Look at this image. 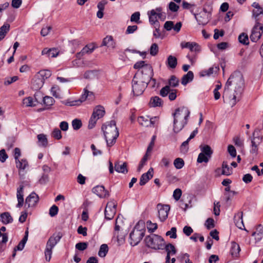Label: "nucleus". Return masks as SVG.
Segmentation results:
<instances>
[{
  "label": "nucleus",
  "instance_id": "obj_1",
  "mask_svg": "<svg viewBox=\"0 0 263 263\" xmlns=\"http://www.w3.org/2000/svg\"><path fill=\"white\" fill-rule=\"evenodd\" d=\"M243 88L244 80L242 74L239 71H235L226 83L222 97L232 100L233 105H235L240 100Z\"/></svg>",
  "mask_w": 263,
  "mask_h": 263
},
{
  "label": "nucleus",
  "instance_id": "obj_2",
  "mask_svg": "<svg viewBox=\"0 0 263 263\" xmlns=\"http://www.w3.org/2000/svg\"><path fill=\"white\" fill-rule=\"evenodd\" d=\"M104 137L108 146H112L116 142L119 133L116 126V121L111 120L104 124L102 126Z\"/></svg>",
  "mask_w": 263,
  "mask_h": 263
},
{
  "label": "nucleus",
  "instance_id": "obj_3",
  "mask_svg": "<svg viewBox=\"0 0 263 263\" xmlns=\"http://www.w3.org/2000/svg\"><path fill=\"white\" fill-rule=\"evenodd\" d=\"M62 237V233L59 232L58 233H53L48 239L46 243V248L44 252L45 258L47 261H50L52 253V249L60 241Z\"/></svg>",
  "mask_w": 263,
  "mask_h": 263
},
{
  "label": "nucleus",
  "instance_id": "obj_4",
  "mask_svg": "<svg viewBox=\"0 0 263 263\" xmlns=\"http://www.w3.org/2000/svg\"><path fill=\"white\" fill-rule=\"evenodd\" d=\"M146 246L155 250L163 249L165 246L163 238L158 235L151 234L146 236L144 239Z\"/></svg>",
  "mask_w": 263,
  "mask_h": 263
},
{
  "label": "nucleus",
  "instance_id": "obj_5",
  "mask_svg": "<svg viewBox=\"0 0 263 263\" xmlns=\"http://www.w3.org/2000/svg\"><path fill=\"white\" fill-rule=\"evenodd\" d=\"M138 73H136L132 81L133 92L135 96H139L142 95L148 85V82L145 81V79H139L138 81Z\"/></svg>",
  "mask_w": 263,
  "mask_h": 263
},
{
  "label": "nucleus",
  "instance_id": "obj_6",
  "mask_svg": "<svg viewBox=\"0 0 263 263\" xmlns=\"http://www.w3.org/2000/svg\"><path fill=\"white\" fill-rule=\"evenodd\" d=\"M249 139L251 140L250 153L256 156L258 154V147L262 142L263 137L259 135L257 130H255Z\"/></svg>",
  "mask_w": 263,
  "mask_h": 263
},
{
  "label": "nucleus",
  "instance_id": "obj_7",
  "mask_svg": "<svg viewBox=\"0 0 263 263\" xmlns=\"http://www.w3.org/2000/svg\"><path fill=\"white\" fill-rule=\"evenodd\" d=\"M190 112L187 108L185 107H181L176 109L175 112L173 114L174 120L176 121H181L186 120L188 121Z\"/></svg>",
  "mask_w": 263,
  "mask_h": 263
},
{
  "label": "nucleus",
  "instance_id": "obj_8",
  "mask_svg": "<svg viewBox=\"0 0 263 263\" xmlns=\"http://www.w3.org/2000/svg\"><path fill=\"white\" fill-rule=\"evenodd\" d=\"M262 24L259 22L255 23L250 36V38L252 42H256L260 38L262 33Z\"/></svg>",
  "mask_w": 263,
  "mask_h": 263
},
{
  "label": "nucleus",
  "instance_id": "obj_9",
  "mask_svg": "<svg viewBox=\"0 0 263 263\" xmlns=\"http://www.w3.org/2000/svg\"><path fill=\"white\" fill-rule=\"evenodd\" d=\"M117 203L114 201H110L107 203L104 214L107 220L112 219L116 213Z\"/></svg>",
  "mask_w": 263,
  "mask_h": 263
},
{
  "label": "nucleus",
  "instance_id": "obj_10",
  "mask_svg": "<svg viewBox=\"0 0 263 263\" xmlns=\"http://www.w3.org/2000/svg\"><path fill=\"white\" fill-rule=\"evenodd\" d=\"M158 212V217L161 221H164L168 217V213L170 210V206L168 204L159 203L157 205Z\"/></svg>",
  "mask_w": 263,
  "mask_h": 263
},
{
  "label": "nucleus",
  "instance_id": "obj_11",
  "mask_svg": "<svg viewBox=\"0 0 263 263\" xmlns=\"http://www.w3.org/2000/svg\"><path fill=\"white\" fill-rule=\"evenodd\" d=\"M144 236V232L142 230H134L132 231L129 234L131 245L134 246L137 245L142 240Z\"/></svg>",
  "mask_w": 263,
  "mask_h": 263
},
{
  "label": "nucleus",
  "instance_id": "obj_12",
  "mask_svg": "<svg viewBox=\"0 0 263 263\" xmlns=\"http://www.w3.org/2000/svg\"><path fill=\"white\" fill-rule=\"evenodd\" d=\"M141 76V78L139 79H145V81L148 82L149 79H151V78L153 77V69L152 66L150 64H146L145 66V67L142 69L140 71V73H137Z\"/></svg>",
  "mask_w": 263,
  "mask_h": 263
},
{
  "label": "nucleus",
  "instance_id": "obj_13",
  "mask_svg": "<svg viewBox=\"0 0 263 263\" xmlns=\"http://www.w3.org/2000/svg\"><path fill=\"white\" fill-rule=\"evenodd\" d=\"M16 167L18 169L19 175H24L26 172V169L28 168V162L26 159L23 158L18 159V161H15Z\"/></svg>",
  "mask_w": 263,
  "mask_h": 263
},
{
  "label": "nucleus",
  "instance_id": "obj_14",
  "mask_svg": "<svg viewBox=\"0 0 263 263\" xmlns=\"http://www.w3.org/2000/svg\"><path fill=\"white\" fill-rule=\"evenodd\" d=\"M92 192L100 198H106L109 195V192L103 185H97L92 188Z\"/></svg>",
  "mask_w": 263,
  "mask_h": 263
},
{
  "label": "nucleus",
  "instance_id": "obj_15",
  "mask_svg": "<svg viewBox=\"0 0 263 263\" xmlns=\"http://www.w3.org/2000/svg\"><path fill=\"white\" fill-rule=\"evenodd\" d=\"M180 46L182 48H189L191 51L199 52L201 50L200 46L195 42H182Z\"/></svg>",
  "mask_w": 263,
  "mask_h": 263
},
{
  "label": "nucleus",
  "instance_id": "obj_16",
  "mask_svg": "<svg viewBox=\"0 0 263 263\" xmlns=\"http://www.w3.org/2000/svg\"><path fill=\"white\" fill-rule=\"evenodd\" d=\"M96 48L95 46L92 44H88L86 45L79 52H78L76 56L77 59H80L85 54L91 53Z\"/></svg>",
  "mask_w": 263,
  "mask_h": 263
},
{
  "label": "nucleus",
  "instance_id": "obj_17",
  "mask_svg": "<svg viewBox=\"0 0 263 263\" xmlns=\"http://www.w3.org/2000/svg\"><path fill=\"white\" fill-rule=\"evenodd\" d=\"M39 201V197L34 192L31 193L26 199L25 205L28 207L34 206Z\"/></svg>",
  "mask_w": 263,
  "mask_h": 263
},
{
  "label": "nucleus",
  "instance_id": "obj_18",
  "mask_svg": "<svg viewBox=\"0 0 263 263\" xmlns=\"http://www.w3.org/2000/svg\"><path fill=\"white\" fill-rule=\"evenodd\" d=\"M153 168H150L148 172L142 175L140 179L139 184L141 186L145 185L152 177Z\"/></svg>",
  "mask_w": 263,
  "mask_h": 263
},
{
  "label": "nucleus",
  "instance_id": "obj_19",
  "mask_svg": "<svg viewBox=\"0 0 263 263\" xmlns=\"http://www.w3.org/2000/svg\"><path fill=\"white\" fill-rule=\"evenodd\" d=\"M44 84L43 78L39 77L37 74L35 75L31 82L32 88L34 90H39L41 88Z\"/></svg>",
  "mask_w": 263,
  "mask_h": 263
},
{
  "label": "nucleus",
  "instance_id": "obj_20",
  "mask_svg": "<svg viewBox=\"0 0 263 263\" xmlns=\"http://www.w3.org/2000/svg\"><path fill=\"white\" fill-rule=\"evenodd\" d=\"M127 166V165L126 162L117 161L115 163V170L118 173L125 174L128 172Z\"/></svg>",
  "mask_w": 263,
  "mask_h": 263
},
{
  "label": "nucleus",
  "instance_id": "obj_21",
  "mask_svg": "<svg viewBox=\"0 0 263 263\" xmlns=\"http://www.w3.org/2000/svg\"><path fill=\"white\" fill-rule=\"evenodd\" d=\"M89 93H92V92L89 91L86 89H84V92L81 96L79 100L67 103L66 105L69 106L79 105L82 102L85 101L86 100L87 98L89 95Z\"/></svg>",
  "mask_w": 263,
  "mask_h": 263
},
{
  "label": "nucleus",
  "instance_id": "obj_22",
  "mask_svg": "<svg viewBox=\"0 0 263 263\" xmlns=\"http://www.w3.org/2000/svg\"><path fill=\"white\" fill-rule=\"evenodd\" d=\"M243 213L242 212H238L236 214L234 217V220L235 225L240 229H243L245 226L242 220Z\"/></svg>",
  "mask_w": 263,
  "mask_h": 263
},
{
  "label": "nucleus",
  "instance_id": "obj_23",
  "mask_svg": "<svg viewBox=\"0 0 263 263\" xmlns=\"http://www.w3.org/2000/svg\"><path fill=\"white\" fill-rule=\"evenodd\" d=\"M163 102L162 100L158 96L152 97L150 99L148 106L150 107H156L162 106Z\"/></svg>",
  "mask_w": 263,
  "mask_h": 263
},
{
  "label": "nucleus",
  "instance_id": "obj_24",
  "mask_svg": "<svg viewBox=\"0 0 263 263\" xmlns=\"http://www.w3.org/2000/svg\"><path fill=\"white\" fill-rule=\"evenodd\" d=\"M240 248L238 243L234 241L231 242L230 254L233 258H237L239 255Z\"/></svg>",
  "mask_w": 263,
  "mask_h": 263
},
{
  "label": "nucleus",
  "instance_id": "obj_25",
  "mask_svg": "<svg viewBox=\"0 0 263 263\" xmlns=\"http://www.w3.org/2000/svg\"><path fill=\"white\" fill-rule=\"evenodd\" d=\"M105 112L104 108L101 105H98L93 109L92 116L99 119L104 116Z\"/></svg>",
  "mask_w": 263,
  "mask_h": 263
},
{
  "label": "nucleus",
  "instance_id": "obj_26",
  "mask_svg": "<svg viewBox=\"0 0 263 263\" xmlns=\"http://www.w3.org/2000/svg\"><path fill=\"white\" fill-rule=\"evenodd\" d=\"M170 248L172 249V255H175L177 252L175 246L173 245H172V243H168V244L165 245V249L167 252L165 263H170V259H171L170 256L171 255V252L170 250Z\"/></svg>",
  "mask_w": 263,
  "mask_h": 263
},
{
  "label": "nucleus",
  "instance_id": "obj_27",
  "mask_svg": "<svg viewBox=\"0 0 263 263\" xmlns=\"http://www.w3.org/2000/svg\"><path fill=\"white\" fill-rule=\"evenodd\" d=\"M187 122L186 120L176 121L174 120L173 122V131L175 133L177 134L180 132L184 126L187 124Z\"/></svg>",
  "mask_w": 263,
  "mask_h": 263
},
{
  "label": "nucleus",
  "instance_id": "obj_28",
  "mask_svg": "<svg viewBox=\"0 0 263 263\" xmlns=\"http://www.w3.org/2000/svg\"><path fill=\"white\" fill-rule=\"evenodd\" d=\"M195 17L199 25H205L209 22L208 14L206 13H200L195 15Z\"/></svg>",
  "mask_w": 263,
  "mask_h": 263
},
{
  "label": "nucleus",
  "instance_id": "obj_29",
  "mask_svg": "<svg viewBox=\"0 0 263 263\" xmlns=\"http://www.w3.org/2000/svg\"><path fill=\"white\" fill-rule=\"evenodd\" d=\"M23 189L24 186L21 185L20 187L17 189V198L18 201V203L16 205V207L21 208L23 206L24 203V197H23Z\"/></svg>",
  "mask_w": 263,
  "mask_h": 263
},
{
  "label": "nucleus",
  "instance_id": "obj_30",
  "mask_svg": "<svg viewBox=\"0 0 263 263\" xmlns=\"http://www.w3.org/2000/svg\"><path fill=\"white\" fill-rule=\"evenodd\" d=\"M13 220V218L8 212H4L0 215V221L4 224L12 223Z\"/></svg>",
  "mask_w": 263,
  "mask_h": 263
},
{
  "label": "nucleus",
  "instance_id": "obj_31",
  "mask_svg": "<svg viewBox=\"0 0 263 263\" xmlns=\"http://www.w3.org/2000/svg\"><path fill=\"white\" fill-rule=\"evenodd\" d=\"M252 236L255 237L256 241H260L263 237V227L259 224L256 228V231L252 233Z\"/></svg>",
  "mask_w": 263,
  "mask_h": 263
},
{
  "label": "nucleus",
  "instance_id": "obj_32",
  "mask_svg": "<svg viewBox=\"0 0 263 263\" xmlns=\"http://www.w3.org/2000/svg\"><path fill=\"white\" fill-rule=\"evenodd\" d=\"M166 65L168 68L175 69L177 65V58L172 55H169L166 61Z\"/></svg>",
  "mask_w": 263,
  "mask_h": 263
},
{
  "label": "nucleus",
  "instance_id": "obj_33",
  "mask_svg": "<svg viewBox=\"0 0 263 263\" xmlns=\"http://www.w3.org/2000/svg\"><path fill=\"white\" fill-rule=\"evenodd\" d=\"M101 46H107L108 47L115 48L116 46V43L111 36H107L103 39Z\"/></svg>",
  "mask_w": 263,
  "mask_h": 263
},
{
  "label": "nucleus",
  "instance_id": "obj_34",
  "mask_svg": "<svg viewBox=\"0 0 263 263\" xmlns=\"http://www.w3.org/2000/svg\"><path fill=\"white\" fill-rule=\"evenodd\" d=\"M194 79V73L192 71H189L184 74L181 79V84L185 86L187 83L193 81Z\"/></svg>",
  "mask_w": 263,
  "mask_h": 263
},
{
  "label": "nucleus",
  "instance_id": "obj_35",
  "mask_svg": "<svg viewBox=\"0 0 263 263\" xmlns=\"http://www.w3.org/2000/svg\"><path fill=\"white\" fill-rule=\"evenodd\" d=\"M233 170L230 167L227 162L223 161L222 164V174L226 176H229L232 174Z\"/></svg>",
  "mask_w": 263,
  "mask_h": 263
},
{
  "label": "nucleus",
  "instance_id": "obj_36",
  "mask_svg": "<svg viewBox=\"0 0 263 263\" xmlns=\"http://www.w3.org/2000/svg\"><path fill=\"white\" fill-rule=\"evenodd\" d=\"M219 69V68L217 66L211 67L207 70H202L200 73V75L202 77L209 76L213 74L214 72H217Z\"/></svg>",
  "mask_w": 263,
  "mask_h": 263
},
{
  "label": "nucleus",
  "instance_id": "obj_37",
  "mask_svg": "<svg viewBox=\"0 0 263 263\" xmlns=\"http://www.w3.org/2000/svg\"><path fill=\"white\" fill-rule=\"evenodd\" d=\"M10 25L9 24H4L0 28V41L2 40L6 36L7 32L9 31Z\"/></svg>",
  "mask_w": 263,
  "mask_h": 263
},
{
  "label": "nucleus",
  "instance_id": "obj_38",
  "mask_svg": "<svg viewBox=\"0 0 263 263\" xmlns=\"http://www.w3.org/2000/svg\"><path fill=\"white\" fill-rule=\"evenodd\" d=\"M39 145L42 147H46L48 144V140L46 136L44 134H39L37 136Z\"/></svg>",
  "mask_w": 263,
  "mask_h": 263
},
{
  "label": "nucleus",
  "instance_id": "obj_39",
  "mask_svg": "<svg viewBox=\"0 0 263 263\" xmlns=\"http://www.w3.org/2000/svg\"><path fill=\"white\" fill-rule=\"evenodd\" d=\"M43 102L46 108L49 109L53 104L54 100L51 97L45 96L43 98Z\"/></svg>",
  "mask_w": 263,
  "mask_h": 263
},
{
  "label": "nucleus",
  "instance_id": "obj_40",
  "mask_svg": "<svg viewBox=\"0 0 263 263\" xmlns=\"http://www.w3.org/2000/svg\"><path fill=\"white\" fill-rule=\"evenodd\" d=\"M179 80L178 79L175 75H172L171 76L170 78L168 80V85L170 87H176L179 85Z\"/></svg>",
  "mask_w": 263,
  "mask_h": 263
},
{
  "label": "nucleus",
  "instance_id": "obj_41",
  "mask_svg": "<svg viewBox=\"0 0 263 263\" xmlns=\"http://www.w3.org/2000/svg\"><path fill=\"white\" fill-rule=\"evenodd\" d=\"M161 14L157 13L154 10H152L150 12V15L149 16V21L152 24H154L157 22V16L159 17H161Z\"/></svg>",
  "mask_w": 263,
  "mask_h": 263
},
{
  "label": "nucleus",
  "instance_id": "obj_42",
  "mask_svg": "<svg viewBox=\"0 0 263 263\" xmlns=\"http://www.w3.org/2000/svg\"><path fill=\"white\" fill-rule=\"evenodd\" d=\"M37 75L39 77L43 78V80L45 82L46 79H47L51 76V72L49 70H42L37 73Z\"/></svg>",
  "mask_w": 263,
  "mask_h": 263
},
{
  "label": "nucleus",
  "instance_id": "obj_43",
  "mask_svg": "<svg viewBox=\"0 0 263 263\" xmlns=\"http://www.w3.org/2000/svg\"><path fill=\"white\" fill-rule=\"evenodd\" d=\"M108 251V247L106 244H103L100 246L98 255L100 257H104Z\"/></svg>",
  "mask_w": 263,
  "mask_h": 263
},
{
  "label": "nucleus",
  "instance_id": "obj_44",
  "mask_svg": "<svg viewBox=\"0 0 263 263\" xmlns=\"http://www.w3.org/2000/svg\"><path fill=\"white\" fill-rule=\"evenodd\" d=\"M210 158V157H209L208 156L204 155V153H200L198 155L197 161L198 163H207Z\"/></svg>",
  "mask_w": 263,
  "mask_h": 263
},
{
  "label": "nucleus",
  "instance_id": "obj_45",
  "mask_svg": "<svg viewBox=\"0 0 263 263\" xmlns=\"http://www.w3.org/2000/svg\"><path fill=\"white\" fill-rule=\"evenodd\" d=\"M174 165L177 169H181L184 165V162L182 158H177L175 159Z\"/></svg>",
  "mask_w": 263,
  "mask_h": 263
},
{
  "label": "nucleus",
  "instance_id": "obj_46",
  "mask_svg": "<svg viewBox=\"0 0 263 263\" xmlns=\"http://www.w3.org/2000/svg\"><path fill=\"white\" fill-rule=\"evenodd\" d=\"M23 103L26 107H32L35 105L33 104V99L31 97L24 98L23 100Z\"/></svg>",
  "mask_w": 263,
  "mask_h": 263
},
{
  "label": "nucleus",
  "instance_id": "obj_47",
  "mask_svg": "<svg viewBox=\"0 0 263 263\" xmlns=\"http://www.w3.org/2000/svg\"><path fill=\"white\" fill-rule=\"evenodd\" d=\"M238 40L240 43L243 45H248L249 44L248 36L246 33H242L238 36Z\"/></svg>",
  "mask_w": 263,
  "mask_h": 263
},
{
  "label": "nucleus",
  "instance_id": "obj_48",
  "mask_svg": "<svg viewBox=\"0 0 263 263\" xmlns=\"http://www.w3.org/2000/svg\"><path fill=\"white\" fill-rule=\"evenodd\" d=\"M202 153H204V155L208 156L209 157L211 158L212 154L213 153V151L211 148V147L208 145L204 146L201 149Z\"/></svg>",
  "mask_w": 263,
  "mask_h": 263
},
{
  "label": "nucleus",
  "instance_id": "obj_49",
  "mask_svg": "<svg viewBox=\"0 0 263 263\" xmlns=\"http://www.w3.org/2000/svg\"><path fill=\"white\" fill-rule=\"evenodd\" d=\"M138 123L144 126H149V120L148 117H144V116H140L138 118Z\"/></svg>",
  "mask_w": 263,
  "mask_h": 263
},
{
  "label": "nucleus",
  "instance_id": "obj_50",
  "mask_svg": "<svg viewBox=\"0 0 263 263\" xmlns=\"http://www.w3.org/2000/svg\"><path fill=\"white\" fill-rule=\"evenodd\" d=\"M189 140H188V139H187L186 141H184L182 144L181 145H180V152L181 153H183V154H185L188 151H189Z\"/></svg>",
  "mask_w": 263,
  "mask_h": 263
},
{
  "label": "nucleus",
  "instance_id": "obj_51",
  "mask_svg": "<svg viewBox=\"0 0 263 263\" xmlns=\"http://www.w3.org/2000/svg\"><path fill=\"white\" fill-rule=\"evenodd\" d=\"M82 126L81 121L78 119H75L72 121V126L74 130L79 129Z\"/></svg>",
  "mask_w": 263,
  "mask_h": 263
},
{
  "label": "nucleus",
  "instance_id": "obj_52",
  "mask_svg": "<svg viewBox=\"0 0 263 263\" xmlns=\"http://www.w3.org/2000/svg\"><path fill=\"white\" fill-rule=\"evenodd\" d=\"M171 90V89L170 86L166 85L160 90V95L162 97H166L168 95L169 92H170Z\"/></svg>",
  "mask_w": 263,
  "mask_h": 263
},
{
  "label": "nucleus",
  "instance_id": "obj_53",
  "mask_svg": "<svg viewBox=\"0 0 263 263\" xmlns=\"http://www.w3.org/2000/svg\"><path fill=\"white\" fill-rule=\"evenodd\" d=\"M158 50H159V47H158V45L156 43H153L150 47V49H149L150 54L152 56H155L157 54V53L158 52Z\"/></svg>",
  "mask_w": 263,
  "mask_h": 263
},
{
  "label": "nucleus",
  "instance_id": "obj_54",
  "mask_svg": "<svg viewBox=\"0 0 263 263\" xmlns=\"http://www.w3.org/2000/svg\"><path fill=\"white\" fill-rule=\"evenodd\" d=\"M88 247V242H80L77 243L76 245V249L79 251H84L87 249Z\"/></svg>",
  "mask_w": 263,
  "mask_h": 263
},
{
  "label": "nucleus",
  "instance_id": "obj_55",
  "mask_svg": "<svg viewBox=\"0 0 263 263\" xmlns=\"http://www.w3.org/2000/svg\"><path fill=\"white\" fill-rule=\"evenodd\" d=\"M190 255L187 253H184L181 254L180 257H178L179 258L181 262L184 261L185 263H193L192 261L189 258Z\"/></svg>",
  "mask_w": 263,
  "mask_h": 263
},
{
  "label": "nucleus",
  "instance_id": "obj_56",
  "mask_svg": "<svg viewBox=\"0 0 263 263\" xmlns=\"http://www.w3.org/2000/svg\"><path fill=\"white\" fill-rule=\"evenodd\" d=\"M59 212V208L56 205H53L49 209V214L51 217L56 216Z\"/></svg>",
  "mask_w": 263,
  "mask_h": 263
},
{
  "label": "nucleus",
  "instance_id": "obj_57",
  "mask_svg": "<svg viewBox=\"0 0 263 263\" xmlns=\"http://www.w3.org/2000/svg\"><path fill=\"white\" fill-rule=\"evenodd\" d=\"M140 13L139 12H135L130 17V21L132 22H135L136 23H139L140 20Z\"/></svg>",
  "mask_w": 263,
  "mask_h": 263
},
{
  "label": "nucleus",
  "instance_id": "obj_58",
  "mask_svg": "<svg viewBox=\"0 0 263 263\" xmlns=\"http://www.w3.org/2000/svg\"><path fill=\"white\" fill-rule=\"evenodd\" d=\"M98 120V119H97V118H96L91 115V116L89 119V121L88 128L89 129L93 128L95 126L96 122Z\"/></svg>",
  "mask_w": 263,
  "mask_h": 263
},
{
  "label": "nucleus",
  "instance_id": "obj_59",
  "mask_svg": "<svg viewBox=\"0 0 263 263\" xmlns=\"http://www.w3.org/2000/svg\"><path fill=\"white\" fill-rule=\"evenodd\" d=\"M147 229L151 232H154L157 229V224L152 223L151 221H147Z\"/></svg>",
  "mask_w": 263,
  "mask_h": 263
},
{
  "label": "nucleus",
  "instance_id": "obj_60",
  "mask_svg": "<svg viewBox=\"0 0 263 263\" xmlns=\"http://www.w3.org/2000/svg\"><path fill=\"white\" fill-rule=\"evenodd\" d=\"M52 136L56 139H61L62 138L61 130L59 128L54 129L52 133Z\"/></svg>",
  "mask_w": 263,
  "mask_h": 263
},
{
  "label": "nucleus",
  "instance_id": "obj_61",
  "mask_svg": "<svg viewBox=\"0 0 263 263\" xmlns=\"http://www.w3.org/2000/svg\"><path fill=\"white\" fill-rule=\"evenodd\" d=\"M176 231V228L175 227H172L170 231L166 233V235L170 236L171 238H176L177 237Z\"/></svg>",
  "mask_w": 263,
  "mask_h": 263
},
{
  "label": "nucleus",
  "instance_id": "obj_62",
  "mask_svg": "<svg viewBox=\"0 0 263 263\" xmlns=\"http://www.w3.org/2000/svg\"><path fill=\"white\" fill-rule=\"evenodd\" d=\"M146 64H145V62L144 61H138L135 64L134 68L136 69H143Z\"/></svg>",
  "mask_w": 263,
  "mask_h": 263
},
{
  "label": "nucleus",
  "instance_id": "obj_63",
  "mask_svg": "<svg viewBox=\"0 0 263 263\" xmlns=\"http://www.w3.org/2000/svg\"><path fill=\"white\" fill-rule=\"evenodd\" d=\"M18 77L17 76H13L12 77L10 78H7L6 79L4 84L5 85H10L11 83L16 82L17 80H18Z\"/></svg>",
  "mask_w": 263,
  "mask_h": 263
},
{
  "label": "nucleus",
  "instance_id": "obj_64",
  "mask_svg": "<svg viewBox=\"0 0 263 263\" xmlns=\"http://www.w3.org/2000/svg\"><path fill=\"white\" fill-rule=\"evenodd\" d=\"M205 225L208 229H211L214 227V220L212 218H209L206 220Z\"/></svg>",
  "mask_w": 263,
  "mask_h": 263
}]
</instances>
